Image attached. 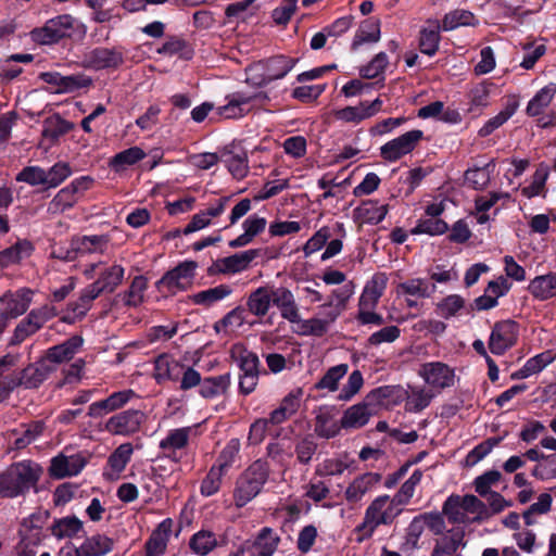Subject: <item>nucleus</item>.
I'll return each instance as SVG.
<instances>
[{
	"mask_svg": "<svg viewBox=\"0 0 556 556\" xmlns=\"http://www.w3.org/2000/svg\"><path fill=\"white\" fill-rule=\"evenodd\" d=\"M372 415L371 409L369 408V403L364 401L358 404H355L349 407L341 417L340 426L333 424L331 427L325 428L327 422V418L323 415L317 416L316 418V431L319 437L331 439L334 438L340 428L342 429H359L363 428L369 421L370 416Z\"/></svg>",
	"mask_w": 556,
	"mask_h": 556,
	"instance_id": "nucleus-3",
	"label": "nucleus"
},
{
	"mask_svg": "<svg viewBox=\"0 0 556 556\" xmlns=\"http://www.w3.org/2000/svg\"><path fill=\"white\" fill-rule=\"evenodd\" d=\"M262 249H250L217 260L218 273L235 275L248 270L251 263L262 255Z\"/></svg>",
	"mask_w": 556,
	"mask_h": 556,
	"instance_id": "nucleus-12",
	"label": "nucleus"
},
{
	"mask_svg": "<svg viewBox=\"0 0 556 556\" xmlns=\"http://www.w3.org/2000/svg\"><path fill=\"white\" fill-rule=\"evenodd\" d=\"M298 59L283 54L270 56L260 62L270 81L283 78L296 64Z\"/></svg>",
	"mask_w": 556,
	"mask_h": 556,
	"instance_id": "nucleus-24",
	"label": "nucleus"
},
{
	"mask_svg": "<svg viewBox=\"0 0 556 556\" xmlns=\"http://www.w3.org/2000/svg\"><path fill=\"white\" fill-rule=\"evenodd\" d=\"M465 307V300L458 294H451L442 299L437 304V313L445 318L450 319L455 316L462 308Z\"/></svg>",
	"mask_w": 556,
	"mask_h": 556,
	"instance_id": "nucleus-56",
	"label": "nucleus"
},
{
	"mask_svg": "<svg viewBox=\"0 0 556 556\" xmlns=\"http://www.w3.org/2000/svg\"><path fill=\"white\" fill-rule=\"evenodd\" d=\"M42 475V467L34 460L11 464L0 472V498L25 496L31 489L38 492L37 484Z\"/></svg>",
	"mask_w": 556,
	"mask_h": 556,
	"instance_id": "nucleus-1",
	"label": "nucleus"
},
{
	"mask_svg": "<svg viewBox=\"0 0 556 556\" xmlns=\"http://www.w3.org/2000/svg\"><path fill=\"white\" fill-rule=\"evenodd\" d=\"M148 289V279L142 276H136L128 288L124 292V303L127 306L137 307L143 302L144 291Z\"/></svg>",
	"mask_w": 556,
	"mask_h": 556,
	"instance_id": "nucleus-47",
	"label": "nucleus"
},
{
	"mask_svg": "<svg viewBox=\"0 0 556 556\" xmlns=\"http://www.w3.org/2000/svg\"><path fill=\"white\" fill-rule=\"evenodd\" d=\"M198 263L195 261H184L167 270L161 279L155 282V287L160 292H169L175 294L176 291H186L195 276Z\"/></svg>",
	"mask_w": 556,
	"mask_h": 556,
	"instance_id": "nucleus-5",
	"label": "nucleus"
},
{
	"mask_svg": "<svg viewBox=\"0 0 556 556\" xmlns=\"http://www.w3.org/2000/svg\"><path fill=\"white\" fill-rule=\"evenodd\" d=\"M185 365L176 361L168 354H161L154 362V378L157 383L165 380L179 381L184 374Z\"/></svg>",
	"mask_w": 556,
	"mask_h": 556,
	"instance_id": "nucleus-18",
	"label": "nucleus"
},
{
	"mask_svg": "<svg viewBox=\"0 0 556 556\" xmlns=\"http://www.w3.org/2000/svg\"><path fill=\"white\" fill-rule=\"evenodd\" d=\"M528 291L538 301H547L556 298V273L534 277L529 286Z\"/></svg>",
	"mask_w": 556,
	"mask_h": 556,
	"instance_id": "nucleus-23",
	"label": "nucleus"
},
{
	"mask_svg": "<svg viewBox=\"0 0 556 556\" xmlns=\"http://www.w3.org/2000/svg\"><path fill=\"white\" fill-rule=\"evenodd\" d=\"M51 534L58 539H73L84 532L83 521L75 515L55 518L50 526Z\"/></svg>",
	"mask_w": 556,
	"mask_h": 556,
	"instance_id": "nucleus-28",
	"label": "nucleus"
},
{
	"mask_svg": "<svg viewBox=\"0 0 556 556\" xmlns=\"http://www.w3.org/2000/svg\"><path fill=\"white\" fill-rule=\"evenodd\" d=\"M240 451V442L238 439H231L220 451L216 458L214 467L227 473L228 469L233 465Z\"/></svg>",
	"mask_w": 556,
	"mask_h": 556,
	"instance_id": "nucleus-52",
	"label": "nucleus"
},
{
	"mask_svg": "<svg viewBox=\"0 0 556 556\" xmlns=\"http://www.w3.org/2000/svg\"><path fill=\"white\" fill-rule=\"evenodd\" d=\"M79 198L77 194L68 187L62 188L50 202V207H54L55 211L64 212L66 210L72 208L77 202Z\"/></svg>",
	"mask_w": 556,
	"mask_h": 556,
	"instance_id": "nucleus-62",
	"label": "nucleus"
},
{
	"mask_svg": "<svg viewBox=\"0 0 556 556\" xmlns=\"http://www.w3.org/2000/svg\"><path fill=\"white\" fill-rule=\"evenodd\" d=\"M380 20L377 17H368L364 20L355 33L351 43V50L356 51L366 42H377L380 40Z\"/></svg>",
	"mask_w": 556,
	"mask_h": 556,
	"instance_id": "nucleus-31",
	"label": "nucleus"
},
{
	"mask_svg": "<svg viewBox=\"0 0 556 556\" xmlns=\"http://www.w3.org/2000/svg\"><path fill=\"white\" fill-rule=\"evenodd\" d=\"M271 299L273 287H258L249 294L245 309L256 317H264L270 308Z\"/></svg>",
	"mask_w": 556,
	"mask_h": 556,
	"instance_id": "nucleus-27",
	"label": "nucleus"
},
{
	"mask_svg": "<svg viewBox=\"0 0 556 556\" xmlns=\"http://www.w3.org/2000/svg\"><path fill=\"white\" fill-rule=\"evenodd\" d=\"M124 64L122 47H97L89 51L84 59V66L94 71L117 70Z\"/></svg>",
	"mask_w": 556,
	"mask_h": 556,
	"instance_id": "nucleus-11",
	"label": "nucleus"
},
{
	"mask_svg": "<svg viewBox=\"0 0 556 556\" xmlns=\"http://www.w3.org/2000/svg\"><path fill=\"white\" fill-rule=\"evenodd\" d=\"M45 174L46 188H41V191L59 187L72 175V168L66 162H56L49 169H45Z\"/></svg>",
	"mask_w": 556,
	"mask_h": 556,
	"instance_id": "nucleus-48",
	"label": "nucleus"
},
{
	"mask_svg": "<svg viewBox=\"0 0 556 556\" xmlns=\"http://www.w3.org/2000/svg\"><path fill=\"white\" fill-rule=\"evenodd\" d=\"M448 225L442 218H420L410 230L412 235L441 236L448 230Z\"/></svg>",
	"mask_w": 556,
	"mask_h": 556,
	"instance_id": "nucleus-49",
	"label": "nucleus"
},
{
	"mask_svg": "<svg viewBox=\"0 0 556 556\" xmlns=\"http://www.w3.org/2000/svg\"><path fill=\"white\" fill-rule=\"evenodd\" d=\"M114 547L113 539L104 535V534H93L91 536H87L78 549L83 554V556H105L111 553Z\"/></svg>",
	"mask_w": 556,
	"mask_h": 556,
	"instance_id": "nucleus-33",
	"label": "nucleus"
},
{
	"mask_svg": "<svg viewBox=\"0 0 556 556\" xmlns=\"http://www.w3.org/2000/svg\"><path fill=\"white\" fill-rule=\"evenodd\" d=\"M231 358L237 362L241 371L240 375H260L261 361L257 354L248 350L244 345H233Z\"/></svg>",
	"mask_w": 556,
	"mask_h": 556,
	"instance_id": "nucleus-29",
	"label": "nucleus"
},
{
	"mask_svg": "<svg viewBox=\"0 0 556 556\" xmlns=\"http://www.w3.org/2000/svg\"><path fill=\"white\" fill-rule=\"evenodd\" d=\"M556 94V84L549 83L541 88L534 97L528 102L526 113L528 116L534 117L543 113V111L552 103Z\"/></svg>",
	"mask_w": 556,
	"mask_h": 556,
	"instance_id": "nucleus-36",
	"label": "nucleus"
},
{
	"mask_svg": "<svg viewBox=\"0 0 556 556\" xmlns=\"http://www.w3.org/2000/svg\"><path fill=\"white\" fill-rule=\"evenodd\" d=\"M420 375L425 381L435 389H445L454 384V369L442 362H431L422 365Z\"/></svg>",
	"mask_w": 556,
	"mask_h": 556,
	"instance_id": "nucleus-13",
	"label": "nucleus"
},
{
	"mask_svg": "<svg viewBox=\"0 0 556 556\" xmlns=\"http://www.w3.org/2000/svg\"><path fill=\"white\" fill-rule=\"evenodd\" d=\"M280 536L269 527L262 528L256 534L251 548L253 551L273 556L280 544Z\"/></svg>",
	"mask_w": 556,
	"mask_h": 556,
	"instance_id": "nucleus-37",
	"label": "nucleus"
},
{
	"mask_svg": "<svg viewBox=\"0 0 556 556\" xmlns=\"http://www.w3.org/2000/svg\"><path fill=\"white\" fill-rule=\"evenodd\" d=\"M551 362L552 357H549L547 353H540L529 358L520 369L514 371L510 375V379H526L534 374L542 371Z\"/></svg>",
	"mask_w": 556,
	"mask_h": 556,
	"instance_id": "nucleus-43",
	"label": "nucleus"
},
{
	"mask_svg": "<svg viewBox=\"0 0 556 556\" xmlns=\"http://www.w3.org/2000/svg\"><path fill=\"white\" fill-rule=\"evenodd\" d=\"M34 250V244L29 240H17L13 245L0 251V270L29 257Z\"/></svg>",
	"mask_w": 556,
	"mask_h": 556,
	"instance_id": "nucleus-25",
	"label": "nucleus"
},
{
	"mask_svg": "<svg viewBox=\"0 0 556 556\" xmlns=\"http://www.w3.org/2000/svg\"><path fill=\"white\" fill-rule=\"evenodd\" d=\"M109 240L103 235L81 236L73 238L71 241V250L76 255L89 254L94 252H103Z\"/></svg>",
	"mask_w": 556,
	"mask_h": 556,
	"instance_id": "nucleus-35",
	"label": "nucleus"
},
{
	"mask_svg": "<svg viewBox=\"0 0 556 556\" xmlns=\"http://www.w3.org/2000/svg\"><path fill=\"white\" fill-rule=\"evenodd\" d=\"M156 52L167 56L179 54L185 60H190L193 54L188 41L175 35L168 36L167 40L156 49Z\"/></svg>",
	"mask_w": 556,
	"mask_h": 556,
	"instance_id": "nucleus-41",
	"label": "nucleus"
},
{
	"mask_svg": "<svg viewBox=\"0 0 556 556\" xmlns=\"http://www.w3.org/2000/svg\"><path fill=\"white\" fill-rule=\"evenodd\" d=\"M54 370L55 367L48 364V361L42 358L38 363L30 364L20 371L22 384L26 389H37Z\"/></svg>",
	"mask_w": 556,
	"mask_h": 556,
	"instance_id": "nucleus-20",
	"label": "nucleus"
},
{
	"mask_svg": "<svg viewBox=\"0 0 556 556\" xmlns=\"http://www.w3.org/2000/svg\"><path fill=\"white\" fill-rule=\"evenodd\" d=\"M427 26H424L419 30L418 36V48L421 53L433 56L437 54L440 48L442 28L440 21L437 18H428L426 21Z\"/></svg>",
	"mask_w": 556,
	"mask_h": 556,
	"instance_id": "nucleus-14",
	"label": "nucleus"
},
{
	"mask_svg": "<svg viewBox=\"0 0 556 556\" xmlns=\"http://www.w3.org/2000/svg\"><path fill=\"white\" fill-rule=\"evenodd\" d=\"M58 312L51 305H43L39 308L31 309L25 318H23L14 329L10 344L17 345L26 340L29 336L36 333L43 325L55 317Z\"/></svg>",
	"mask_w": 556,
	"mask_h": 556,
	"instance_id": "nucleus-6",
	"label": "nucleus"
},
{
	"mask_svg": "<svg viewBox=\"0 0 556 556\" xmlns=\"http://www.w3.org/2000/svg\"><path fill=\"white\" fill-rule=\"evenodd\" d=\"M33 292L29 289H20L15 293L8 292L1 301L5 303V309L0 316L16 318L23 315L29 307Z\"/></svg>",
	"mask_w": 556,
	"mask_h": 556,
	"instance_id": "nucleus-19",
	"label": "nucleus"
},
{
	"mask_svg": "<svg viewBox=\"0 0 556 556\" xmlns=\"http://www.w3.org/2000/svg\"><path fill=\"white\" fill-rule=\"evenodd\" d=\"M494 166V161H491L482 167L467 169L465 172L466 184L475 190H483L490 182L491 168Z\"/></svg>",
	"mask_w": 556,
	"mask_h": 556,
	"instance_id": "nucleus-46",
	"label": "nucleus"
},
{
	"mask_svg": "<svg viewBox=\"0 0 556 556\" xmlns=\"http://www.w3.org/2000/svg\"><path fill=\"white\" fill-rule=\"evenodd\" d=\"M232 292L233 289L231 286L222 283L216 287L208 288L206 290H202L190 295V300L195 305L211 307L215 303L229 296Z\"/></svg>",
	"mask_w": 556,
	"mask_h": 556,
	"instance_id": "nucleus-34",
	"label": "nucleus"
},
{
	"mask_svg": "<svg viewBox=\"0 0 556 556\" xmlns=\"http://www.w3.org/2000/svg\"><path fill=\"white\" fill-rule=\"evenodd\" d=\"M191 432L190 427H182L170 430L166 438L161 440L160 448L161 450H181L188 445L189 435Z\"/></svg>",
	"mask_w": 556,
	"mask_h": 556,
	"instance_id": "nucleus-50",
	"label": "nucleus"
},
{
	"mask_svg": "<svg viewBox=\"0 0 556 556\" xmlns=\"http://www.w3.org/2000/svg\"><path fill=\"white\" fill-rule=\"evenodd\" d=\"M388 211V204H380L378 200H365L354 210V215L362 223L378 225L384 219Z\"/></svg>",
	"mask_w": 556,
	"mask_h": 556,
	"instance_id": "nucleus-22",
	"label": "nucleus"
},
{
	"mask_svg": "<svg viewBox=\"0 0 556 556\" xmlns=\"http://www.w3.org/2000/svg\"><path fill=\"white\" fill-rule=\"evenodd\" d=\"M270 467L267 460L258 458L245 468L237 478L232 493L237 508L244 507L253 501L267 483Z\"/></svg>",
	"mask_w": 556,
	"mask_h": 556,
	"instance_id": "nucleus-2",
	"label": "nucleus"
},
{
	"mask_svg": "<svg viewBox=\"0 0 556 556\" xmlns=\"http://www.w3.org/2000/svg\"><path fill=\"white\" fill-rule=\"evenodd\" d=\"M226 543L225 536H223L222 541H218L213 531L201 529L191 535L189 547L195 555L206 556L216 547L225 545Z\"/></svg>",
	"mask_w": 556,
	"mask_h": 556,
	"instance_id": "nucleus-21",
	"label": "nucleus"
},
{
	"mask_svg": "<svg viewBox=\"0 0 556 556\" xmlns=\"http://www.w3.org/2000/svg\"><path fill=\"white\" fill-rule=\"evenodd\" d=\"M74 127V123L64 119L56 113L43 122L42 137L56 143L62 136L70 132Z\"/></svg>",
	"mask_w": 556,
	"mask_h": 556,
	"instance_id": "nucleus-38",
	"label": "nucleus"
},
{
	"mask_svg": "<svg viewBox=\"0 0 556 556\" xmlns=\"http://www.w3.org/2000/svg\"><path fill=\"white\" fill-rule=\"evenodd\" d=\"M327 84L300 86L292 90L291 97L303 103L316 101L326 90Z\"/></svg>",
	"mask_w": 556,
	"mask_h": 556,
	"instance_id": "nucleus-61",
	"label": "nucleus"
},
{
	"mask_svg": "<svg viewBox=\"0 0 556 556\" xmlns=\"http://www.w3.org/2000/svg\"><path fill=\"white\" fill-rule=\"evenodd\" d=\"M84 343L81 336H72L64 342L48 349L45 361L53 365L71 361Z\"/></svg>",
	"mask_w": 556,
	"mask_h": 556,
	"instance_id": "nucleus-16",
	"label": "nucleus"
},
{
	"mask_svg": "<svg viewBox=\"0 0 556 556\" xmlns=\"http://www.w3.org/2000/svg\"><path fill=\"white\" fill-rule=\"evenodd\" d=\"M144 151L139 147H131L116 153L109 162V166L116 173L125 170L128 166L143 160Z\"/></svg>",
	"mask_w": 556,
	"mask_h": 556,
	"instance_id": "nucleus-40",
	"label": "nucleus"
},
{
	"mask_svg": "<svg viewBox=\"0 0 556 556\" xmlns=\"http://www.w3.org/2000/svg\"><path fill=\"white\" fill-rule=\"evenodd\" d=\"M460 496L456 494L450 495L442 507V514L446 516L450 523H464L465 514L462 513Z\"/></svg>",
	"mask_w": 556,
	"mask_h": 556,
	"instance_id": "nucleus-57",
	"label": "nucleus"
},
{
	"mask_svg": "<svg viewBox=\"0 0 556 556\" xmlns=\"http://www.w3.org/2000/svg\"><path fill=\"white\" fill-rule=\"evenodd\" d=\"M46 178L45 168L38 165L25 166L15 176L18 182H25L31 187L42 186V188H46Z\"/></svg>",
	"mask_w": 556,
	"mask_h": 556,
	"instance_id": "nucleus-55",
	"label": "nucleus"
},
{
	"mask_svg": "<svg viewBox=\"0 0 556 556\" xmlns=\"http://www.w3.org/2000/svg\"><path fill=\"white\" fill-rule=\"evenodd\" d=\"M271 304L280 311L283 319H287L290 323L300 321L299 308L294 295L288 288L273 287Z\"/></svg>",
	"mask_w": 556,
	"mask_h": 556,
	"instance_id": "nucleus-15",
	"label": "nucleus"
},
{
	"mask_svg": "<svg viewBox=\"0 0 556 556\" xmlns=\"http://www.w3.org/2000/svg\"><path fill=\"white\" fill-rule=\"evenodd\" d=\"M134 448L131 443H123L114 450L108 458V465L116 472L121 473L130 462Z\"/></svg>",
	"mask_w": 556,
	"mask_h": 556,
	"instance_id": "nucleus-51",
	"label": "nucleus"
},
{
	"mask_svg": "<svg viewBox=\"0 0 556 556\" xmlns=\"http://www.w3.org/2000/svg\"><path fill=\"white\" fill-rule=\"evenodd\" d=\"M479 25V20L476 15L465 9H455L444 14L440 26L442 31H452L462 26L476 27Z\"/></svg>",
	"mask_w": 556,
	"mask_h": 556,
	"instance_id": "nucleus-32",
	"label": "nucleus"
},
{
	"mask_svg": "<svg viewBox=\"0 0 556 556\" xmlns=\"http://www.w3.org/2000/svg\"><path fill=\"white\" fill-rule=\"evenodd\" d=\"M39 79L51 86L52 93H71L92 85L91 77L85 74L64 76L59 72H42Z\"/></svg>",
	"mask_w": 556,
	"mask_h": 556,
	"instance_id": "nucleus-10",
	"label": "nucleus"
},
{
	"mask_svg": "<svg viewBox=\"0 0 556 556\" xmlns=\"http://www.w3.org/2000/svg\"><path fill=\"white\" fill-rule=\"evenodd\" d=\"M424 139V131L413 129L386 142L380 147V156L389 163H394L412 153Z\"/></svg>",
	"mask_w": 556,
	"mask_h": 556,
	"instance_id": "nucleus-8",
	"label": "nucleus"
},
{
	"mask_svg": "<svg viewBox=\"0 0 556 556\" xmlns=\"http://www.w3.org/2000/svg\"><path fill=\"white\" fill-rule=\"evenodd\" d=\"M463 531H457L450 536L445 535L437 540L430 556H455L460 546H466Z\"/></svg>",
	"mask_w": 556,
	"mask_h": 556,
	"instance_id": "nucleus-39",
	"label": "nucleus"
},
{
	"mask_svg": "<svg viewBox=\"0 0 556 556\" xmlns=\"http://www.w3.org/2000/svg\"><path fill=\"white\" fill-rule=\"evenodd\" d=\"M267 225L265 217L257 214H252L242 223L243 233L228 242L231 249H239L249 245L253 242L254 238L264 232Z\"/></svg>",
	"mask_w": 556,
	"mask_h": 556,
	"instance_id": "nucleus-17",
	"label": "nucleus"
},
{
	"mask_svg": "<svg viewBox=\"0 0 556 556\" xmlns=\"http://www.w3.org/2000/svg\"><path fill=\"white\" fill-rule=\"evenodd\" d=\"M317 451V443L312 434H307L295 443L294 452L296 454V459L302 465H307L311 463L313 455Z\"/></svg>",
	"mask_w": 556,
	"mask_h": 556,
	"instance_id": "nucleus-58",
	"label": "nucleus"
},
{
	"mask_svg": "<svg viewBox=\"0 0 556 556\" xmlns=\"http://www.w3.org/2000/svg\"><path fill=\"white\" fill-rule=\"evenodd\" d=\"M146 420V413L130 408L110 417L105 422V430L114 435L129 437L139 432Z\"/></svg>",
	"mask_w": 556,
	"mask_h": 556,
	"instance_id": "nucleus-9",
	"label": "nucleus"
},
{
	"mask_svg": "<svg viewBox=\"0 0 556 556\" xmlns=\"http://www.w3.org/2000/svg\"><path fill=\"white\" fill-rule=\"evenodd\" d=\"M502 478V473L498 470H489L478 476L475 481V491L482 497H485L489 493L493 492L491 485L497 483Z\"/></svg>",
	"mask_w": 556,
	"mask_h": 556,
	"instance_id": "nucleus-64",
	"label": "nucleus"
},
{
	"mask_svg": "<svg viewBox=\"0 0 556 556\" xmlns=\"http://www.w3.org/2000/svg\"><path fill=\"white\" fill-rule=\"evenodd\" d=\"M225 475L226 473L217 469V467L212 466L206 476L204 477V479L201 481V495L210 497L216 494L220 490L222 480Z\"/></svg>",
	"mask_w": 556,
	"mask_h": 556,
	"instance_id": "nucleus-54",
	"label": "nucleus"
},
{
	"mask_svg": "<svg viewBox=\"0 0 556 556\" xmlns=\"http://www.w3.org/2000/svg\"><path fill=\"white\" fill-rule=\"evenodd\" d=\"M226 166L232 177L237 180L243 179L249 173L248 156L242 154H230L225 160Z\"/></svg>",
	"mask_w": 556,
	"mask_h": 556,
	"instance_id": "nucleus-63",
	"label": "nucleus"
},
{
	"mask_svg": "<svg viewBox=\"0 0 556 556\" xmlns=\"http://www.w3.org/2000/svg\"><path fill=\"white\" fill-rule=\"evenodd\" d=\"M382 476L378 472H366L353 480L345 490V498L349 503H357L368 490L378 482Z\"/></svg>",
	"mask_w": 556,
	"mask_h": 556,
	"instance_id": "nucleus-30",
	"label": "nucleus"
},
{
	"mask_svg": "<svg viewBox=\"0 0 556 556\" xmlns=\"http://www.w3.org/2000/svg\"><path fill=\"white\" fill-rule=\"evenodd\" d=\"M549 175V167L543 163L539 165L536 170L533 174L532 182L522 188L521 193L522 195L531 199L536 195H539L542 190L544 189L545 182Z\"/></svg>",
	"mask_w": 556,
	"mask_h": 556,
	"instance_id": "nucleus-53",
	"label": "nucleus"
},
{
	"mask_svg": "<svg viewBox=\"0 0 556 556\" xmlns=\"http://www.w3.org/2000/svg\"><path fill=\"white\" fill-rule=\"evenodd\" d=\"M435 291V285L429 283L427 280L421 278H414L407 281L401 282L397 286V292L425 299L431 296Z\"/></svg>",
	"mask_w": 556,
	"mask_h": 556,
	"instance_id": "nucleus-42",
	"label": "nucleus"
},
{
	"mask_svg": "<svg viewBox=\"0 0 556 556\" xmlns=\"http://www.w3.org/2000/svg\"><path fill=\"white\" fill-rule=\"evenodd\" d=\"M247 309L239 305L228 312L222 319L215 323L214 330L216 332L226 331L228 327H241L245 323Z\"/></svg>",
	"mask_w": 556,
	"mask_h": 556,
	"instance_id": "nucleus-59",
	"label": "nucleus"
},
{
	"mask_svg": "<svg viewBox=\"0 0 556 556\" xmlns=\"http://www.w3.org/2000/svg\"><path fill=\"white\" fill-rule=\"evenodd\" d=\"M519 325L515 320H500L492 327L488 346L492 354L501 356L517 344Z\"/></svg>",
	"mask_w": 556,
	"mask_h": 556,
	"instance_id": "nucleus-7",
	"label": "nucleus"
},
{
	"mask_svg": "<svg viewBox=\"0 0 556 556\" xmlns=\"http://www.w3.org/2000/svg\"><path fill=\"white\" fill-rule=\"evenodd\" d=\"M349 370L348 364H339L330 367L325 375L315 383L316 390L337 391L339 381L346 375Z\"/></svg>",
	"mask_w": 556,
	"mask_h": 556,
	"instance_id": "nucleus-45",
	"label": "nucleus"
},
{
	"mask_svg": "<svg viewBox=\"0 0 556 556\" xmlns=\"http://www.w3.org/2000/svg\"><path fill=\"white\" fill-rule=\"evenodd\" d=\"M124 275V267L122 265L114 264L102 270L96 281L106 293H112L122 283Z\"/></svg>",
	"mask_w": 556,
	"mask_h": 556,
	"instance_id": "nucleus-44",
	"label": "nucleus"
},
{
	"mask_svg": "<svg viewBox=\"0 0 556 556\" xmlns=\"http://www.w3.org/2000/svg\"><path fill=\"white\" fill-rule=\"evenodd\" d=\"M74 26V17L62 14L48 20L42 27H36L30 31V38L38 45H54L70 37V30Z\"/></svg>",
	"mask_w": 556,
	"mask_h": 556,
	"instance_id": "nucleus-4",
	"label": "nucleus"
},
{
	"mask_svg": "<svg viewBox=\"0 0 556 556\" xmlns=\"http://www.w3.org/2000/svg\"><path fill=\"white\" fill-rule=\"evenodd\" d=\"M231 384L230 372H225L219 376H211L202 379L199 394L206 400L215 399L225 395Z\"/></svg>",
	"mask_w": 556,
	"mask_h": 556,
	"instance_id": "nucleus-26",
	"label": "nucleus"
},
{
	"mask_svg": "<svg viewBox=\"0 0 556 556\" xmlns=\"http://www.w3.org/2000/svg\"><path fill=\"white\" fill-rule=\"evenodd\" d=\"M389 64L388 55L384 52L377 53L374 59L359 71L363 78L374 79L384 73L387 65Z\"/></svg>",
	"mask_w": 556,
	"mask_h": 556,
	"instance_id": "nucleus-60",
	"label": "nucleus"
}]
</instances>
